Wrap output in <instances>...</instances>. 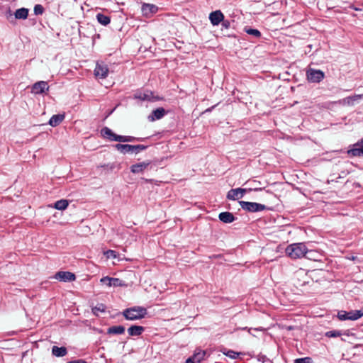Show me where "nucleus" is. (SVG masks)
<instances>
[{
	"label": "nucleus",
	"mask_w": 363,
	"mask_h": 363,
	"mask_svg": "<svg viewBox=\"0 0 363 363\" xmlns=\"http://www.w3.org/2000/svg\"><path fill=\"white\" fill-rule=\"evenodd\" d=\"M101 134L110 141H116L120 143H133L142 142L145 140L144 138H136L130 135H120L114 133L109 128L104 127L101 130Z\"/></svg>",
	"instance_id": "obj_1"
},
{
	"label": "nucleus",
	"mask_w": 363,
	"mask_h": 363,
	"mask_svg": "<svg viewBox=\"0 0 363 363\" xmlns=\"http://www.w3.org/2000/svg\"><path fill=\"white\" fill-rule=\"evenodd\" d=\"M286 254L292 259L301 258L303 257H308V254L312 252L308 250L304 243L298 242L289 245L286 248Z\"/></svg>",
	"instance_id": "obj_2"
},
{
	"label": "nucleus",
	"mask_w": 363,
	"mask_h": 363,
	"mask_svg": "<svg viewBox=\"0 0 363 363\" xmlns=\"http://www.w3.org/2000/svg\"><path fill=\"white\" fill-rule=\"evenodd\" d=\"M147 309L142 306H134L125 309L122 314L126 320H136L145 317Z\"/></svg>",
	"instance_id": "obj_3"
},
{
	"label": "nucleus",
	"mask_w": 363,
	"mask_h": 363,
	"mask_svg": "<svg viewBox=\"0 0 363 363\" xmlns=\"http://www.w3.org/2000/svg\"><path fill=\"white\" fill-rule=\"evenodd\" d=\"M147 145H128L117 143L114 145V147L121 153L125 155L129 152L138 153L140 151L145 150L147 148Z\"/></svg>",
	"instance_id": "obj_4"
},
{
	"label": "nucleus",
	"mask_w": 363,
	"mask_h": 363,
	"mask_svg": "<svg viewBox=\"0 0 363 363\" xmlns=\"http://www.w3.org/2000/svg\"><path fill=\"white\" fill-rule=\"evenodd\" d=\"M239 204L242 209L251 213L259 212L269 209V208L265 205L255 202L240 201Z\"/></svg>",
	"instance_id": "obj_5"
},
{
	"label": "nucleus",
	"mask_w": 363,
	"mask_h": 363,
	"mask_svg": "<svg viewBox=\"0 0 363 363\" xmlns=\"http://www.w3.org/2000/svg\"><path fill=\"white\" fill-rule=\"evenodd\" d=\"M363 316V308L360 310L350 311L349 312L341 311L337 313V317L341 320H356Z\"/></svg>",
	"instance_id": "obj_6"
},
{
	"label": "nucleus",
	"mask_w": 363,
	"mask_h": 363,
	"mask_svg": "<svg viewBox=\"0 0 363 363\" xmlns=\"http://www.w3.org/2000/svg\"><path fill=\"white\" fill-rule=\"evenodd\" d=\"M325 78V73L320 69L308 68L306 70V79L311 83H320Z\"/></svg>",
	"instance_id": "obj_7"
},
{
	"label": "nucleus",
	"mask_w": 363,
	"mask_h": 363,
	"mask_svg": "<svg viewBox=\"0 0 363 363\" xmlns=\"http://www.w3.org/2000/svg\"><path fill=\"white\" fill-rule=\"evenodd\" d=\"M133 98L135 99H139L140 101H157L160 99L159 96H155L154 93L150 90L145 91H140L138 90L133 96Z\"/></svg>",
	"instance_id": "obj_8"
},
{
	"label": "nucleus",
	"mask_w": 363,
	"mask_h": 363,
	"mask_svg": "<svg viewBox=\"0 0 363 363\" xmlns=\"http://www.w3.org/2000/svg\"><path fill=\"white\" fill-rule=\"evenodd\" d=\"M252 190V189H232L228 192L226 197L229 200H238L242 198L245 193L251 191Z\"/></svg>",
	"instance_id": "obj_9"
},
{
	"label": "nucleus",
	"mask_w": 363,
	"mask_h": 363,
	"mask_svg": "<svg viewBox=\"0 0 363 363\" xmlns=\"http://www.w3.org/2000/svg\"><path fill=\"white\" fill-rule=\"evenodd\" d=\"M49 91V86L45 81L35 82L31 88V92L34 94H43Z\"/></svg>",
	"instance_id": "obj_10"
},
{
	"label": "nucleus",
	"mask_w": 363,
	"mask_h": 363,
	"mask_svg": "<svg viewBox=\"0 0 363 363\" xmlns=\"http://www.w3.org/2000/svg\"><path fill=\"white\" fill-rule=\"evenodd\" d=\"M108 68L104 62H97L94 69V74L96 77L104 79L108 76Z\"/></svg>",
	"instance_id": "obj_11"
},
{
	"label": "nucleus",
	"mask_w": 363,
	"mask_h": 363,
	"mask_svg": "<svg viewBox=\"0 0 363 363\" xmlns=\"http://www.w3.org/2000/svg\"><path fill=\"white\" fill-rule=\"evenodd\" d=\"M54 278L60 281L67 282L75 280L76 277L70 272L60 271L55 274Z\"/></svg>",
	"instance_id": "obj_12"
},
{
	"label": "nucleus",
	"mask_w": 363,
	"mask_h": 363,
	"mask_svg": "<svg viewBox=\"0 0 363 363\" xmlns=\"http://www.w3.org/2000/svg\"><path fill=\"white\" fill-rule=\"evenodd\" d=\"M347 153L353 157L363 156V138L361 140L352 145V147L347 151Z\"/></svg>",
	"instance_id": "obj_13"
},
{
	"label": "nucleus",
	"mask_w": 363,
	"mask_h": 363,
	"mask_svg": "<svg viewBox=\"0 0 363 363\" xmlns=\"http://www.w3.org/2000/svg\"><path fill=\"white\" fill-rule=\"evenodd\" d=\"M208 18L213 26H218L223 21L224 15L220 10H216L210 13Z\"/></svg>",
	"instance_id": "obj_14"
},
{
	"label": "nucleus",
	"mask_w": 363,
	"mask_h": 363,
	"mask_svg": "<svg viewBox=\"0 0 363 363\" xmlns=\"http://www.w3.org/2000/svg\"><path fill=\"white\" fill-rule=\"evenodd\" d=\"M167 113L166 110L160 107L152 111V113L147 116V119L150 122H153L157 120L162 118Z\"/></svg>",
	"instance_id": "obj_15"
},
{
	"label": "nucleus",
	"mask_w": 363,
	"mask_h": 363,
	"mask_svg": "<svg viewBox=\"0 0 363 363\" xmlns=\"http://www.w3.org/2000/svg\"><path fill=\"white\" fill-rule=\"evenodd\" d=\"M151 164L150 161H145L143 162L134 164L130 167V171L133 174L142 173Z\"/></svg>",
	"instance_id": "obj_16"
},
{
	"label": "nucleus",
	"mask_w": 363,
	"mask_h": 363,
	"mask_svg": "<svg viewBox=\"0 0 363 363\" xmlns=\"http://www.w3.org/2000/svg\"><path fill=\"white\" fill-rule=\"evenodd\" d=\"M101 282L106 284L108 286H122L125 284L123 283V281L118 278H113L105 277L101 279Z\"/></svg>",
	"instance_id": "obj_17"
},
{
	"label": "nucleus",
	"mask_w": 363,
	"mask_h": 363,
	"mask_svg": "<svg viewBox=\"0 0 363 363\" xmlns=\"http://www.w3.org/2000/svg\"><path fill=\"white\" fill-rule=\"evenodd\" d=\"M218 218L224 223H231L236 220V217L232 213L228 211L220 213Z\"/></svg>",
	"instance_id": "obj_18"
},
{
	"label": "nucleus",
	"mask_w": 363,
	"mask_h": 363,
	"mask_svg": "<svg viewBox=\"0 0 363 363\" xmlns=\"http://www.w3.org/2000/svg\"><path fill=\"white\" fill-rule=\"evenodd\" d=\"M145 331V328L141 325H133L128 328L130 336H140Z\"/></svg>",
	"instance_id": "obj_19"
},
{
	"label": "nucleus",
	"mask_w": 363,
	"mask_h": 363,
	"mask_svg": "<svg viewBox=\"0 0 363 363\" xmlns=\"http://www.w3.org/2000/svg\"><path fill=\"white\" fill-rule=\"evenodd\" d=\"M158 11V7L155 4H145L142 5V11L145 16L149 14L156 13Z\"/></svg>",
	"instance_id": "obj_20"
},
{
	"label": "nucleus",
	"mask_w": 363,
	"mask_h": 363,
	"mask_svg": "<svg viewBox=\"0 0 363 363\" xmlns=\"http://www.w3.org/2000/svg\"><path fill=\"white\" fill-rule=\"evenodd\" d=\"M65 115L62 114H55L53 115L49 120L48 124L52 127H56L59 125L65 119Z\"/></svg>",
	"instance_id": "obj_21"
},
{
	"label": "nucleus",
	"mask_w": 363,
	"mask_h": 363,
	"mask_svg": "<svg viewBox=\"0 0 363 363\" xmlns=\"http://www.w3.org/2000/svg\"><path fill=\"white\" fill-rule=\"evenodd\" d=\"M52 354L57 357H62L67 354V350L65 347L53 346L52 347Z\"/></svg>",
	"instance_id": "obj_22"
},
{
	"label": "nucleus",
	"mask_w": 363,
	"mask_h": 363,
	"mask_svg": "<svg viewBox=\"0 0 363 363\" xmlns=\"http://www.w3.org/2000/svg\"><path fill=\"white\" fill-rule=\"evenodd\" d=\"M206 354V352L205 350L197 349L191 357L196 362V363H201V362L204 359Z\"/></svg>",
	"instance_id": "obj_23"
},
{
	"label": "nucleus",
	"mask_w": 363,
	"mask_h": 363,
	"mask_svg": "<svg viewBox=\"0 0 363 363\" xmlns=\"http://www.w3.org/2000/svg\"><path fill=\"white\" fill-rule=\"evenodd\" d=\"M29 10L26 8H21L17 9L15 13L14 16L16 19H26L28 16Z\"/></svg>",
	"instance_id": "obj_24"
},
{
	"label": "nucleus",
	"mask_w": 363,
	"mask_h": 363,
	"mask_svg": "<svg viewBox=\"0 0 363 363\" xmlns=\"http://www.w3.org/2000/svg\"><path fill=\"white\" fill-rule=\"evenodd\" d=\"M125 330V327L123 325H114L107 329V334L121 335L124 333Z\"/></svg>",
	"instance_id": "obj_25"
},
{
	"label": "nucleus",
	"mask_w": 363,
	"mask_h": 363,
	"mask_svg": "<svg viewBox=\"0 0 363 363\" xmlns=\"http://www.w3.org/2000/svg\"><path fill=\"white\" fill-rule=\"evenodd\" d=\"M96 19L98 22L102 26H107L111 22V18L108 16H106L103 13H99L96 14Z\"/></svg>",
	"instance_id": "obj_26"
},
{
	"label": "nucleus",
	"mask_w": 363,
	"mask_h": 363,
	"mask_svg": "<svg viewBox=\"0 0 363 363\" xmlns=\"http://www.w3.org/2000/svg\"><path fill=\"white\" fill-rule=\"evenodd\" d=\"M243 30L246 33L252 35L256 38H259L262 36L261 32L257 29L252 28L249 26H245Z\"/></svg>",
	"instance_id": "obj_27"
},
{
	"label": "nucleus",
	"mask_w": 363,
	"mask_h": 363,
	"mask_svg": "<svg viewBox=\"0 0 363 363\" xmlns=\"http://www.w3.org/2000/svg\"><path fill=\"white\" fill-rule=\"evenodd\" d=\"M68 201L67 200H65V199H61V200H59V201H57L55 203H54V207L55 208L57 209V210H65L67 208L68 206Z\"/></svg>",
	"instance_id": "obj_28"
},
{
	"label": "nucleus",
	"mask_w": 363,
	"mask_h": 363,
	"mask_svg": "<svg viewBox=\"0 0 363 363\" xmlns=\"http://www.w3.org/2000/svg\"><path fill=\"white\" fill-rule=\"evenodd\" d=\"M222 352L223 354H225V356H227L233 359H235L240 354H242V353H241V352H235L232 350H227V349H225L224 350H223Z\"/></svg>",
	"instance_id": "obj_29"
},
{
	"label": "nucleus",
	"mask_w": 363,
	"mask_h": 363,
	"mask_svg": "<svg viewBox=\"0 0 363 363\" xmlns=\"http://www.w3.org/2000/svg\"><path fill=\"white\" fill-rule=\"evenodd\" d=\"M106 309V306L104 303H97L96 306L92 308V313L96 315H99V312L104 313L105 312Z\"/></svg>",
	"instance_id": "obj_30"
},
{
	"label": "nucleus",
	"mask_w": 363,
	"mask_h": 363,
	"mask_svg": "<svg viewBox=\"0 0 363 363\" xmlns=\"http://www.w3.org/2000/svg\"><path fill=\"white\" fill-rule=\"evenodd\" d=\"M342 335L340 330H329L325 333V335L328 337H337Z\"/></svg>",
	"instance_id": "obj_31"
},
{
	"label": "nucleus",
	"mask_w": 363,
	"mask_h": 363,
	"mask_svg": "<svg viewBox=\"0 0 363 363\" xmlns=\"http://www.w3.org/2000/svg\"><path fill=\"white\" fill-rule=\"evenodd\" d=\"M45 11V9L41 4H36L34 6L33 12L36 16L42 15Z\"/></svg>",
	"instance_id": "obj_32"
},
{
	"label": "nucleus",
	"mask_w": 363,
	"mask_h": 363,
	"mask_svg": "<svg viewBox=\"0 0 363 363\" xmlns=\"http://www.w3.org/2000/svg\"><path fill=\"white\" fill-rule=\"evenodd\" d=\"M294 363H313V359L309 357L297 358L294 360Z\"/></svg>",
	"instance_id": "obj_33"
},
{
	"label": "nucleus",
	"mask_w": 363,
	"mask_h": 363,
	"mask_svg": "<svg viewBox=\"0 0 363 363\" xmlns=\"http://www.w3.org/2000/svg\"><path fill=\"white\" fill-rule=\"evenodd\" d=\"M105 255L108 258L112 257L116 258L117 257V252L115 250H108L105 252Z\"/></svg>",
	"instance_id": "obj_34"
},
{
	"label": "nucleus",
	"mask_w": 363,
	"mask_h": 363,
	"mask_svg": "<svg viewBox=\"0 0 363 363\" xmlns=\"http://www.w3.org/2000/svg\"><path fill=\"white\" fill-rule=\"evenodd\" d=\"M222 26L225 28H228L230 26V22L228 20H224L222 21Z\"/></svg>",
	"instance_id": "obj_35"
},
{
	"label": "nucleus",
	"mask_w": 363,
	"mask_h": 363,
	"mask_svg": "<svg viewBox=\"0 0 363 363\" xmlns=\"http://www.w3.org/2000/svg\"><path fill=\"white\" fill-rule=\"evenodd\" d=\"M67 363H87L84 359H79L76 360L69 361Z\"/></svg>",
	"instance_id": "obj_36"
},
{
	"label": "nucleus",
	"mask_w": 363,
	"mask_h": 363,
	"mask_svg": "<svg viewBox=\"0 0 363 363\" xmlns=\"http://www.w3.org/2000/svg\"><path fill=\"white\" fill-rule=\"evenodd\" d=\"M186 363H196V362L190 357L186 360Z\"/></svg>",
	"instance_id": "obj_37"
},
{
	"label": "nucleus",
	"mask_w": 363,
	"mask_h": 363,
	"mask_svg": "<svg viewBox=\"0 0 363 363\" xmlns=\"http://www.w3.org/2000/svg\"><path fill=\"white\" fill-rule=\"evenodd\" d=\"M248 332L251 334V330H255V331H258V330H262V329L260 328H248Z\"/></svg>",
	"instance_id": "obj_38"
},
{
	"label": "nucleus",
	"mask_w": 363,
	"mask_h": 363,
	"mask_svg": "<svg viewBox=\"0 0 363 363\" xmlns=\"http://www.w3.org/2000/svg\"><path fill=\"white\" fill-rule=\"evenodd\" d=\"M357 259V257H356V256H352V257L350 258V259L353 260V261L356 260Z\"/></svg>",
	"instance_id": "obj_39"
},
{
	"label": "nucleus",
	"mask_w": 363,
	"mask_h": 363,
	"mask_svg": "<svg viewBox=\"0 0 363 363\" xmlns=\"http://www.w3.org/2000/svg\"><path fill=\"white\" fill-rule=\"evenodd\" d=\"M360 98H362V95H355L354 96V99H360Z\"/></svg>",
	"instance_id": "obj_40"
},
{
	"label": "nucleus",
	"mask_w": 363,
	"mask_h": 363,
	"mask_svg": "<svg viewBox=\"0 0 363 363\" xmlns=\"http://www.w3.org/2000/svg\"><path fill=\"white\" fill-rule=\"evenodd\" d=\"M255 191H262L261 188H255L254 189Z\"/></svg>",
	"instance_id": "obj_41"
},
{
	"label": "nucleus",
	"mask_w": 363,
	"mask_h": 363,
	"mask_svg": "<svg viewBox=\"0 0 363 363\" xmlns=\"http://www.w3.org/2000/svg\"><path fill=\"white\" fill-rule=\"evenodd\" d=\"M247 327H245L244 328H242V330H247Z\"/></svg>",
	"instance_id": "obj_42"
}]
</instances>
